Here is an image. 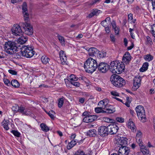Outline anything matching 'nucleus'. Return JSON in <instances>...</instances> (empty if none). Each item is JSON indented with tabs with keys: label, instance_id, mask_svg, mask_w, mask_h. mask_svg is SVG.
<instances>
[{
	"label": "nucleus",
	"instance_id": "47",
	"mask_svg": "<svg viewBox=\"0 0 155 155\" xmlns=\"http://www.w3.org/2000/svg\"><path fill=\"white\" fill-rule=\"evenodd\" d=\"M11 132L15 136L17 137H19L20 135V134L17 131L12 130Z\"/></svg>",
	"mask_w": 155,
	"mask_h": 155
},
{
	"label": "nucleus",
	"instance_id": "3",
	"mask_svg": "<svg viewBox=\"0 0 155 155\" xmlns=\"http://www.w3.org/2000/svg\"><path fill=\"white\" fill-rule=\"evenodd\" d=\"M17 47L15 42L11 41L5 43L4 48L6 53L9 54H14L16 51Z\"/></svg>",
	"mask_w": 155,
	"mask_h": 155
},
{
	"label": "nucleus",
	"instance_id": "26",
	"mask_svg": "<svg viewBox=\"0 0 155 155\" xmlns=\"http://www.w3.org/2000/svg\"><path fill=\"white\" fill-rule=\"evenodd\" d=\"M100 11L97 9H93L92 12L89 15L88 17L89 18H91L94 15L97 16L100 13Z\"/></svg>",
	"mask_w": 155,
	"mask_h": 155
},
{
	"label": "nucleus",
	"instance_id": "13",
	"mask_svg": "<svg viewBox=\"0 0 155 155\" xmlns=\"http://www.w3.org/2000/svg\"><path fill=\"white\" fill-rule=\"evenodd\" d=\"M130 152V149L128 147L124 146L119 148L118 153L120 155H128Z\"/></svg>",
	"mask_w": 155,
	"mask_h": 155
},
{
	"label": "nucleus",
	"instance_id": "9",
	"mask_svg": "<svg viewBox=\"0 0 155 155\" xmlns=\"http://www.w3.org/2000/svg\"><path fill=\"white\" fill-rule=\"evenodd\" d=\"M98 69L99 71L102 73L106 72L109 69V65L104 62L100 63L97 65Z\"/></svg>",
	"mask_w": 155,
	"mask_h": 155
},
{
	"label": "nucleus",
	"instance_id": "27",
	"mask_svg": "<svg viewBox=\"0 0 155 155\" xmlns=\"http://www.w3.org/2000/svg\"><path fill=\"white\" fill-rule=\"evenodd\" d=\"M78 141L77 140H72L67 145V148L68 149H70L73 147L77 143Z\"/></svg>",
	"mask_w": 155,
	"mask_h": 155
},
{
	"label": "nucleus",
	"instance_id": "59",
	"mask_svg": "<svg viewBox=\"0 0 155 155\" xmlns=\"http://www.w3.org/2000/svg\"><path fill=\"white\" fill-rule=\"evenodd\" d=\"M111 24L113 28H114L117 27V26H116V24L115 21H113Z\"/></svg>",
	"mask_w": 155,
	"mask_h": 155
},
{
	"label": "nucleus",
	"instance_id": "10",
	"mask_svg": "<svg viewBox=\"0 0 155 155\" xmlns=\"http://www.w3.org/2000/svg\"><path fill=\"white\" fill-rule=\"evenodd\" d=\"M107 127L102 126L99 128L98 132L101 136L102 137L105 136L109 134Z\"/></svg>",
	"mask_w": 155,
	"mask_h": 155
},
{
	"label": "nucleus",
	"instance_id": "17",
	"mask_svg": "<svg viewBox=\"0 0 155 155\" xmlns=\"http://www.w3.org/2000/svg\"><path fill=\"white\" fill-rule=\"evenodd\" d=\"M116 73L119 74L123 72L124 70L125 66L123 62H118Z\"/></svg>",
	"mask_w": 155,
	"mask_h": 155
},
{
	"label": "nucleus",
	"instance_id": "23",
	"mask_svg": "<svg viewBox=\"0 0 155 155\" xmlns=\"http://www.w3.org/2000/svg\"><path fill=\"white\" fill-rule=\"evenodd\" d=\"M130 57V53L128 52H126L123 57L122 60L123 62L126 64L128 63L131 59Z\"/></svg>",
	"mask_w": 155,
	"mask_h": 155
},
{
	"label": "nucleus",
	"instance_id": "39",
	"mask_svg": "<svg viewBox=\"0 0 155 155\" xmlns=\"http://www.w3.org/2000/svg\"><path fill=\"white\" fill-rule=\"evenodd\" d=\"M11 84L15 87H18L20 86L19 82L16 80H12L11 82Z\"/></svg>",
	"mask_w": 155,
	"mask_h": 155
},
{
	"label": "nucleus",
	"instance_id": "63",
	"mask_svg": "<svg viewBox=\"0 0 155 155\" xmlns=\"http://www.w3.org/2000/svg\"><path fill=\"white\" fill-rule=\"evenodd\" d=\"M134 47V45L133 43H131V45L127 47V49L128 50H131Z\"/></svg>",
	"mask_w": 155,
	"mask_h": 155
},
{
	"label": "nucleus",
	"instance_id": "46",
	"mask_svg": "<svg viewBox=\"0 0 155 155\" xmlns=\"http://www.w3.org/2000/svg\"><path fill=\"white\" fill-rule=\"evenodd\" d=\"M150 31L153 36L155 38V24L151 26Z\"/></svg>",
	"mask_w": 155,
	"mask_h": 155
},
{
	"label": "nucleus",
	"instance_id": "1",
	"mask_svg": "<svg viewBox=\"0 0 155 155\" xmlns=\"http://www.w3.org/2000/svg\"><path fill=\"white\" fill-rule=\"evenodd\" d=\"M97 67L96 61L91 58H88L84 63V68L86 71L88 73L93 72L96 70Z\"/></svg>",
	"mask_w": 155,
	"mask_h": 155
},
{
	"label": "nucleus",
	"instance_id": "16",
	"mask_svg": "<svg viewBox=\"0 0 155 155\" xmlns=\"http://www.w3.org/2000/svg\"><path fill=\"white\" fill-rule=\"evenodd\" d=\"M60 59L62 64H67V57L64 51L61 50L59 52Z\"/></svg>",
	"mask_w": 155,
	"mask_h": 155
},
{
	"label": "nucleus",
	"instance_id": "12",
	"mask_svg": "<svg viewBox=\"0 0 155 155\" xmlns=\"http://www.w3.org/2000/svg\"><path fill=\"white\" fill-rule=\"evenodd\" d=\"M22 12L25 21L29 20V15L28 12L26 3L24 2L22 5Z\"/></svg>",
	"mask_w": 155,
	"mask_h": 155
},
{
	"label": "nucleus",
	"instance_id": "20",
	"mask_svg": "<svg viewBox=\"0 0 155 155\" xmlns=\"http://www.w3.org/2000/svg\"><path fill=\"white\" fill-rule=\"evenodd\" d=\"M19 112L24 115H28L31 114V112L30 110L22 106H20Z\"/></svg>",
	"mask_w": 155,
	"mask_h": 155
},
{
	"label": "nucleus",
	"instance_id": "24",
	"mask_svg": "<svg viewBox=\"0 0 155 155\" xmlns=\"http://www.w3.org/2000/svg\"><path fill=\"white\" fill-rule=\"evenodd\" d=\"M104 110H105V112L110 114L114 112L115 111V109L112 106L110 105L109 104H108V105L106 107V108L104 109Z\"/></svg>",
	"mask_w": 155,
	"mask_h": 155
},
{
	"label": "nucleus",
	"instance_id": "11",
	"mask_svg": "<svg viewBox=\"0 0 155 155\" xmlns=\"http://www.w3.org/2000/svg\"><path fill=\"white\" fill-rule=\"evenodd\" d=\"M109 134H113L116 133L119 129L118 127L114 124L109 125L108 127Z\"/></svg>",
	"mask_w": 155,
	"mask_h": 155
},
{
	"label": "nucleus",
	"instance_id": "35",
	"mask_svg": "<svg viewBox=\"0 0 155 155\" xmlns=\"http://www.w3.org/2000/svg\"><path fill=\"white\" fill-rule=\"evenodd\" d=\"M68 79L70 81L71 83L72 82L76 81L78 80V78L74 74H71L69 76Z\"/></svg>",
	"mask_w": 155,
	"mask_h": 155
},
{
	"label": "nucleus",
	"instance_id": "49",
	"mask_svg": "<svg viewBox=\"0 0 155 155\" xmlns=\"http://www.w3.org/2000/svg\"><path fill=\"white\" fill-rule=\"evenodd\" d=\"M113 28L114 30L115 33L116 35L119 34L120 30L118 27L117 26Z\"/></svg>",
	"mask_w": 155,
	"mask_h": 155
},
{
	"label": "nucleus",
	"instance_id": "52",
	"mask_svg": "<svg viewBox=\"0 0 155 155\" xmlns=\"http://www.w3.org/2000/svg\"><path fill=\"white\" fill-rule=\"evenodd\" d=\"M110 93L113 96H119V94L117 92L115 91H111L110 92Z\"/></svg>",
	"mask_w": 155,
	"mask_h": 155
},
{
	"label": "nucleus",
	"instance_id": "44",
	"mask_svg": "<svg viewBox=\"0 0 155 155\" xmlns=\"http://www.w3.org/2000/svg\"><path fill=\"white\" fill-rule=\"evenodd\" d=\"M45 111L52 119H54V115L55 114V113L54 111H53V110H51L49 111L48 112L46 111Z\"/></svg>",
	"mask_w": 155,
	"mask_h": 155
},
{
	"label": "nucleus",
	"instance_id": "42",
	"mask_svg": "<svg viewBox=\"0 0 155 155\" xmlns=\"http://www.w3.org/2000/svg\"><path fill=\"white\" fill-rule=\"evenodd\" d=\"M57 37L61 45H65V41L64 38L59 35H58Z\"/></svg>",
	"mask_w": 155,
	"mask_h": 155
},
{
	"label": "nucleus",
	"instance_id": "58",
	"mask_svg": "<svg viewBox=\"0 0 155 155\" xmlns=\"http://www.w3.org/2000/svg\"><path fill=\"white\" fill-rule=\"evenodd\" d=\"M128 19L130 20H131L133 19V15L132 14L130 13L128 15Z\"/></svg>",
	"mask_w": 155,
	"mask_h": 155
},
{
	"label": "nucleus",
	"instance_id": "57",
	"mask_svg": "<svg viewBox=\"0 0 155 155\" xmlns=\"http://www.w3.org/2000/svg\"><path fill=\"white\" fill-rule=\"evenodd\" d=\"M140 10V8L138 6H137L135 8L134 11L136 13L138 12Z\"/></svg>",
	"mask_w": 155,
	"mask_h": 155
},
{
	"label": "nucleus",
	"instance_id": "64",
	"mask_svg": "<svg viewBox=\"0 0 155 155\" xmlns=\"http://www.w3.org/2000/svg\"><path fill=\"white\" fill-rule=\"evenodd\" d=\"M78 78L80 80H82L83 81H85V80H86V78L84 76H81L79 77Z\"/></svg>",
	"mask_w": 155,
	"mask_h": 155
},
{
	"label": "nucleus",
	"instance_id": "6",
	"mask_svg": "<svg viewBox=\"0 0 155 155\" xmlns=\"http://www.w3.org/2000/svg\"><path fill=\"white\" fill-rule=\"evenodd\" d=\"M24 55V57L27 58H31L35 54L32 47L29 46H23L21 48Z\"/></svg>",
	"mask_w": 155,
	"mask_h": 155
},
{
	"label": "nucleus",
	"instance_id": "41",
	"mask_svg": "<svg viewBox=\"0 0 155 155\" xmlns=\"http://www.w3.org/2000/svg\"><path fill=\"white\" fill-rule=\"evenodd\" d=\"M65 99L64 97H62L58 99V104L59 107L61 108L62 107Z\"/></svg>",
	"mask_w": 155,
	"mask_h": 155
},
{
	"label": "nucleus",
	"instance_id": "43",
	"mask_svg": "<svg viewBox=\"0 0 155 155\" xmlns=\"http://www.w3.org/2000/svg\"><path fill=\"white\" fill-rule=\"evenodd\" d=\"M20 109V107H19L17 105H15L12 107V110L15 112H19Z\"/></svg>",
	"mask_w": 155,
	"mask_h": 155
},
{
	"label": "nucleus",
	"instance_id": "5",
	"mask_svg": "<svg viewBox=\"0 0 155 155\" xmlns=\"http://www.w3.org/2000/svg\"><path fill=\"white\" fill-rule=\"evenodd\" d=\"M28 21H25V22H21L20 24L24 29L25 34L29 35L33 34V28L32 26Z\"/></svg>",
	"mask_w": 155,
	"mask_h": 155
},
{
	"label": "nucleus",
	"instance_id": "31",
	"mask_svg": "<svg viewBox=\"0 0 155 155\" xmlns=\"http://www.w3.org/2000/svg\"><path fill=\"white\" fill-rule=\"evenodd\" d=\"M23 56L24 57V55L21 49L19 52L15 53L14 54V57L16 59L20 58Z\"/></svg>",
	"mask_w": 155,
	"mask_h": 155
},
{
	"label": "nucleus",
	"instance_id": "36",
	"mask_svg": "<svg viewBox=\"0 0 155 155\" xmlns=\"http://www.w3.org/2000/svg\"><path fill=\"white\" fill-rule=\"evenodd\" d=\"M2 123L4 128L6 130H8L9 128L8 127V124H9L8 121L4 120L2 122Z\"/></svg>",
	"mask_w": 155,
	"mask_h": 155
},
{
	"label": "nucleus",
	"instance_id": "50",
	"mask_svg": "<svg viewBox=\"0 0 155 155\" xmlns=\"http://www.w3.org/2000/svg\"><path fill=\"white\" fill-rule=\"evenodd\" d=\"M71 83L72 84L75 86L76 87H78L80 85V83L77 82H72V83Z\"/></svg>",
	"mask_w": 155,
	"mask_h": 155
},
{
	"label": "nucleus",
	"instance_id": "54",
	"mask_svg": "<svg viewBox=\"0 0 155 155\" xmlns=\"http://www.w3.org/2000/svg\"><path fill=\"white\" fill-rule=\"evenodd\" d=\"M9 72L12 75H16L17 72L15 71L12 70H8Z\"/></svg>",
	"mask_w": 155,
	"mask_h": 155
},
{
	"label": "nucleus",
	"instance_id": "53",
	"mask_svg": "<svg viewBox=\"0 0 155 155\" xmlns=\"http://www.w3.org/2000/svg\"><path fill=\"white\" fill-rule=\"evenodd\" d=\"M4 82L8 86L10 84V81L8 79H5L4 80Z\"/></svg>",
	"mask_w": 155,
	"mask_h": 155
},
{
	"label": "nucleus",
	"instance_id": "38",
	"mask_svg": "<svg viewBox=\"0 0 155 155\" xmlns=\"http://www.w3.org/2000/svg\"><path fill=\"white\" fill-rule=\"evenodd\" d=\"M40 127L42 130L44 131L47 132L49 130V128L44 123L40 124Z\"/></svg>",
	"mask_w": 155,
	"mask_h": 155
},
{
	"label": "nucleus",
	"instance_id": "62",
	"mask_svg": "<svg viewBox=\"0 0 155 155\" xmlns=\"http://www.w3.org/2000/svg\"><path fill=\"white\" fill-rule=\"evenodd\" d=\"M76 136V135L75 134H72L70 137L71 139V140H74V138H75Z\"/></svg>",
	"mask_w": 155,
	"mask_h": 155
},
{
	"label": "nucleus",
	"instance_id": "15",
	"mask_svg": "<svg viewBox=\"0 0 155 155\" xmlns=\"http://www.w3.org/2000/svg\"><path fill=\"white\" fill-rule=\"evenodd\" d=\"M118 61H113L111 62L109 65V68L110 71L113 73L115 74L117 70V66L118 65Z\"/></svg>",
	"mask_w": 155,
	"mask_h": 155
},
{
	"label": "nucleus",
	"instance_id": "25",
	"mask_svg": "<svg viewBox=\"0 0 155 155\" xmlns=\"http://www.w3.org/2000/svg\"><path fill=\"white\" fill-rule=\"evenodd\" d=\"M128 127L133 132H135L136 130V126L134 125V122L129 120L128 123Z\"/></svg>",
	"mask_w": 155,
	"mask_h": 155
},
{
	"label": "nucleus",
	"instance_id": "32",
	"mask_svg": "<svg viewBox=\"0 0 155 155\" xmlns=\"http://www.w3.org/2000/svg\"><path fill=\"white\" fill-rule=\"evenodd\" d=\"M145 44L147 45L151 46L153 44V42L151 38L148 36L146 37L145 39Z\"/></svg>",
	"mask_w": 155,
	"mask_h": 155
},
{
	"label": "nucleus",
	"instance_id": "19",
	"mask_svg": "<svg viewBox=\"0 0 155 155\" xmlns=\"http://www.w3.org/2000/svg\"><path fill=\"white\" fill-rule=\"evenodd\" d=\"M142 135L141 132L139 130L137 131L136 137V140L137 142L139 144L140 146H142Z\"/></svg>",
	"mask_w": 155,
	"mask_h": 155
},
{
	"label": "nucleus",
	"instance_id": "8",
	"mask_svg": "<svg viewBox=\"0 0 155 155\" xmlns=\"http://www.w3.org/2000/svg\"><path fill=\"white\" fill-rule=\"evenodd\" d=\"M11 31L12 34L16 36L22 35L23 33L20 26L18 24L13 25Z\"/></svg>",
	"mask_w": 155,
	"mask_h": 155
},
{
	"label": "nucleus",
	"instance_id": "18",
	"mask_svg": "<svg viewBox=\"0 0 155 155\" xmlns=\"http://www.w3.org/2000/svg\"><path fill=\"white\" fill-rule=\"evenodd\" d=\"M97 117L96 115H91L87 117H85L83 119L84 122L86 123L92 122L97 119Z\"/></svg>",
	"mask_w": 155,
	"mask_h": 155
},
{
	"label": "nucleus",
	"instance_id": "22",
	"mask_svg": "<svg viewBox=\"0 0 155 155\" xmlns=\"http://www.w3.org/2000/svg\"><path fill=\"white\" fill-rule=\"evenodd\" d=\"M88 52L90 56H96L98 52V51L95 48H91L89 49Z\"/></svg>",
	"mask_w": 155,
	"mask_h": 155
},
{
	"label": "nucleus",
	"instance_id": "61",
	"mask_svg": "<svg viewBox=\"0 0 155 155\" xmlns=\"http://www.w3.org/2000/svg\"><path fill=\"white\" fill-rule=\"evenodd\" d=\"M105 29L106 32L107 33H109L110 31V28L108 27H106L105 28Z\"/></svg>",
	"mask_w": 155,
	"mask_h": 155
},
{
	"label": "nucleus",
	"instance_id": "7",
	"mask_svg": "<svg viewBox=\"0 0 155 155\" xmlns=\"http://www.w3.org/2000/svg\"><path fill=\"white\" fill-rule=\"evenodd\" d=\"M127 139L123 137H117L115 141L116 146L119 147H125L127 144Z\"/></svg>",
	"mask_w": 155,
	"mask_h": 155
},
{
	"label": "nucleus",
	"instance_id": "28",
	"mask_svg": "<svg viewBox=\"0 0 155 155\" xmlns=\"http://www.w3.org/2000/svg\"><path fill=\"white\" fill-rule=\"evenodd\" d=\"M149 66V63L147 62L144 63L142 66V67L140 69V72H143L146 71L148 69Z\"/></svg>",
	"mask_w": 155,
	"mask_h": 155
},
{
	"label": "nucleus",
	"instance_id": "60",
	"mask_svg": "<svg viewBox=\"0 0 155 155\" xmlns=\"http://www.w3.org/2000/svg\"><path fill=\"white\" fill-rule=\"evenodd\" d=\"M100 0H94V1H92L91 4V5L94 4L97 2H99Z\"/></svg>",
	"mask_w": 155,
	"mask_h": 155
},
{
	"label": "nucleus",
	"instance_id": "51",
	"mask_svg": "<svg viewBox=\"0 0 155 155\" xmlns=\"http://www.w3.org/2000/svg\"><path fill=\"white\" fill-rule=\"evenodd\" d=\"M134 30V29H132L131 28H130L129 29V32L130 33V35L131 36V38L133 39L134 38V33H133V31Z\"/></svg>",
	"mask_w": 155,
	"mask_h": 155
},
{
	"label": "nucleus",
	"instance_id": "14",
	"mask_svg": "<svg viewBox=\"0 0 155 155\" xmlns=\"http://www.w3.org/2000/svg\"><path fill=\"white\" fill-rule=\"evenodd\" d=\"M141 78L139 76H135L134 80L133 89L134 90H136L140 87L141 81Z\"/></svg>",
	"mask_w": 155,
	"mask_h": 155
},
{
	"label": "nucleus",
	"instance_id": "45",
	"mask_svg": "<svg viewBox=\"0 0 155 155\" xmlns=\"http://www.w3.org/2000/svg\"><path fill=\"white\" fill-rule=\"evenodd\" d=\"M104 110V109L100 107L95 108V112L97 113L105 112V110Z\"/></svg>",
	"mask_w": 155,
	"mask_h": 155
},
{
	"label": "nucleus",
	"instance_id": "48",
	"mask_svg": "<svg viewBox=\"0 0 155 155\" xmlns=\"http://www.w3.org/2000/svg\"><path fill=\"white\" fill-rule=\"evenodd\" d=\"M116 120L117 122L122 123L124 122V119L121 117H117L116 118Z\"/></svg>",
	"mask_w": 155,
	"mask_h": 155
},
{
	"label": "nucleus",
	"instance_id": "4",
	"mask_svg": "<svg viewBox=\"0 0 155 155\" xmlns=\"http://www.w3.org/2000/svg\"><path fill=\"white\" fill-rule=\"evenodd\" d=\"M135 110L139 119L143 122H145L146 118L144 107L141 105L137 106L135 108Z\"/></svg>",
	"mask_w": 155,
	"mask_h": 155
},
{
	"label": "nucleus",
	"instance_id": "21",
	"mask_svg": "<svg viewBox=\"0 0 155 155\" xmlns=\"http://www.w3.org/2000/svg\"><path fill=\"white\" fill-rule=\"evenodd\" d=\"M109 101L107 99H105L101 101L98 103V105L101 107L102 108L105 109L106 107L108 105Z\"/></svg>",
	"mask_w": 155,
	"mask_h": 155
},
{
	"label": "nucleus",
	"instance_id": "56",
	"mask_svg": "<svg viewBox=\"0 0 155 155\" xmlns=\"http://www.w3.org/2000/svg\"><path fill=\"white\" fill-rule=\"evenodd\" d=\"M110 38L111 41L112 42H115V38H114V35H113L112 34H111L110 35Z\"/></svg>",
	"mask_w": 155,
	"mask_h": 155
},
{
	"label": "nucleus",
	"instance_id": "34",
	"mask_svg": "<svg viewBox=\"0 0 155 155\" xmlns=\"http://www.w3.org/2000/svg\"><path fill=\"white\" fill-rule=\"evenodd\" d=\"M41 60L42 63L45 64L48 63L50 60L49 58L45 55L43 56L41 58Z\"/></svg>",
	"mask_w": 155,
	"mask_h": 155
},
{
	"label": "nucleus",
	"instance_id": "33",
	"mask_svg": "<svg viewBox=\"0 0 155 155\" xmlns=\"http://www.w3.org/2000/svg\"><path fill=\"white\" fill-rule=\"evenodd\" d=\"M97 131L94 129L90 130L87 132V135L90 137H93L96 135Z\"/></svg>",
	"mask_w": 155,
	"mask_h": 155
},
{
	"label": "nucleus",
	"instance_id": "29",
	"mask_svg": "<svg viewBox=\"0 0 155 155\" xmlns=\"http://www.w3.org/2000/svg\"><path fill=\"white\" fill-rule=\"evenodd\" d=\"M140 147H141V151L143 155H148L149 154V151L148 149H147L146 147H144L143 145Z\"/></svg>",
	"mask_w": 155,
	"mask_h": 155
},
{
	"label": "nucleus",
	"instance_id": "55",
	"mask_svg": "<svg viewBox=\"0 0 155 155\" xmlns=\"http://www.w3.org/2000/svg\"><path fill=\"white\" fill-rule=\"evenodd\" d=\"M103 120L104 121L107 122H111L112 120L110 119V118L107 117L104 118Z\"/></svg>",
	"mask_w": 155,
	"mask_h": 155
},
{
	"label": "nucleus",
	"instance_id": "40",
	"mask_svg": "<svg viewBox=\"0 0 155 155\" xmlns=\"http://www.w3.org/2000/svg\"><path fill=\"white\" fill-rule=\"evenodd\" d=\"M106 54V52L104 51H98L96 56L99 58H103L105 56Z\"/></svg>",
	"mask_w": 155,
	"mask_h": 155
},
{
	"label": "nucleus",
	"instance_id": "2",
	"mask_svg": "<svg viewBox=\"0 0 155 155\" xmlns=\"http://www.w3.org/2000/svg\"><path fill=\"white\" fill-rule=\"evenodd\" d=\"M110 80L114 85L118 87H122L126 84L124 79L117 75L114 74L111 75Z\"/></svg>",
	"mask_w": 155,
	"mask_h": 155
},
{
	"label": "nucleus",
	"instance_id": "30",
	"mask_svg": "<svg viewBox=\"0 0 155 155\" xmlns=\"http://www.w3.org/2000/svg\"><path fill=\"white\" fill-rule=\"evenodd\" d=\"M27 40V37H22L18 39L17 42L20 44H23L25 43Z\"/></svg>",
	"mask_w": 155,
	"mask_h": 155
},
{
	"label": "nucleus",
	"instance_id": "37",
	"mask_svg": "<svg viewBox=\"0 0 155 155\" xmlns=\"http://www.w3.org/2000/svg\"><path fill=\"white\" fill-rule=\"evenodd\" d=\"M144 60L148 62L152 61L153 59V57L150 54L146 55L143 57Z\"/></svg>",
	"mask_w": 155,
	"mask_h": 155
}]
</instances>
